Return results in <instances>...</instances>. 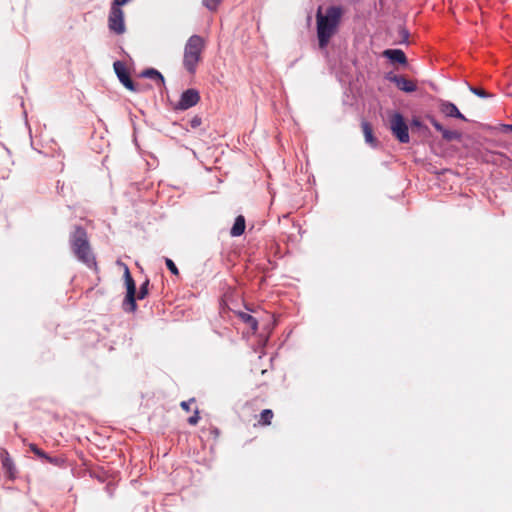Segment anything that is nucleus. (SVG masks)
<instances>
[{
	"label": "nucleus",
	"instance_id": "4468645a",
	"mask_svg": "<svg viewBox=\"0 0 512 512\" xmlns=\"http://www.w3.org/2000/svg\"><path fill=\"white\" fill-rule=\"evenodd\" d=\"M141 76L145 77V78L152 79V80H156V81L160 82V84H162V85L165 83V79H164L163 75L158 70H156L154 68H148V69L144 70L141 73Z\"/></svg>",
	"mask_w": 512,
	"mask_h": 512
},
{
	"label": "nucleus",
	"instance_id": "a878e982",
	"mask_svg": "<svg viewBox=\"0 0 512 512\" xmlns=\"http://www.w3.org/2000/svg\"><path fill=\"white\" fill-rule=\"evenodd\" d=\"M199 419H200L199 410L196 409L194 411V414L192 416H190L187 421L190 425H196L198 423Z\"/></svg>",
	"mask_w": 512,
	"mask_h": 512
},
{
	"label": "nucleus",
	"instance_id": "2f4dec72",
	"mask_svg": "<svg viewBox=\"0 0 512 512\" xmlns=\"http://www.w3.org/2000/svg\"><path fill=\"white\" fill-rule=\"evenodd\" d=\"M506 130L512 131V124H508L504 126Z\"/></svg>",
	"mask_w": 512,
	"mask_h": 512
},
{
	"label": "nucleus",
	"instance_id": "393cba45",
	"mask_svg": "<svg viewBox=\"0 0 512 512\" xmlns=\"http://www.w3.org/2000/svg\"><path fill=\"white\" fill-rule=\"evenodd\" d=\"M428 120L432 124V126L442 134V132L445 130V127L440 122H438L433 116H429Z\"/></svg>",
	"mask_w": 512,
	"mask_h": 512
},
{
	"label": "nucleus",
	"instance_id": "cd10ccee",
	"mask_svg": "<svg viewBox=\"0 0 512 512\" xmlns=\"http://www.w3.org/2000/svg\"><path fill=\"white\" fill-rule=\"evenodd\" d=\"M202 123V119L201 117L199 116H194L191 120H190V126L191 128L195 129V128H198Z\"/></svg>",
	"mask_w": 512,
	"mask_h": 512
},
{
	"label": "nucleus",
	"instance_id": "20e7f679",
	"mask_svg": "<svg viewBox=\"0 0 512 512\" xmlns=\"http://www.w3.org/2000/svg\"><path fill=\"white\" fill-rule=\"evenodd\" d=\"M390 129L393 135L400 143H408L409 142V132L408 126L404 120V117L401 113L396 112L392 115L390 120Z\"/></svg>",
	"mask_w": 512,
	"mask_h": 512
},
{
	"label": "nucleus",
	"instance_id": "c85d7f7f",
	"mask_svg": "<svg viewBox=\"0 0 512 512\" xmlns=\"http://www.w3.org/2000/svg\"><path fill=\"white\" fill-rule=\"evenodd\" d=\"M194 401H195V399H194V398H191V399H190V400H188V401H182V402H181V404H180V406H181V408H182L183 410H185V411L189 412V411H190V404H191L192 402H194Z\"/></svg>",
	"mask_w": 512,
	"mask_h": 512
},
{
	"label": "nucleus",
	"instance_id": "bb28decb",
	"mask_svg": "<svg viewBox=\"0 0 512 512\" xmlns=\"http://www.w3.org/2000/svg\"><path fill=\"white\" fill-rule=\"evenodd\" d=\"M400 35H401L400 43L401 44H407L408 43V38H409L408 30H406L405 28H402L400 30Z\"/></svg>",
	"mask_w": 512,
	"mask_h": 512
},
{
	"label": "nucleus",
	"instance_id": "6e6552de",
	"mask_svg": "<svg viewBox=\"0 0 512 512\" xmlns=\"http://www.w3.org/2000/svg\"><path fill=\"white\" fill-rule=\"evenodd\" d=\"M386 79L388 81L394 83L399 90L406 92V93H412V92L416 91V89H417V86L413 81L406 79L402 75L388 73L386 75Z\"/></svg>",
	"mask_w": 512,
	"mask_h": 512
},
{
	"label": "nucleus",
	"instance_id": "b1692460",
	"mask_svg": "<svg viewBox=\"0 0 512 512\" xmlns=\"http://www.w3.org/2000/svg\"><path fill=\"white\" fill-rule=\"evenodd\" d=\"M148 285H149L148 280H146L144 283L141 284L139 293L137 296L138 299H143L148 294Z\"/></svg>",
	"mask_w": 512,
	"mask_h": 512
},
{
	"label": "nucleus",
	"instance_id": "5701e85b",
	"mask_svg": "<svg viewBox=\"0 0 512 512\" xmlns=\"http://www.w3.org/2000/svg\"><path fill=\"white\" fill-rule=\"evenodd\" d=\"M165 264L172 274H174V275L179 274L177 266L170 258H165Z\"/></svg>",
	"mask_w": 512,
	"mask_h": 512
},
{
	"label": "nucleus",
	"instance_id": "dca6fc26",
	"mask_svg": "<svg viewBox=\"0 0 512 512\" xmlns=\"http://www.w3.org/2000/svg\"><path fill=\"white\" fill-rule=\"evenodd\" d=\"M238 316L244 323L249 325L253 331H256L258 329L257 319L251 316L250 314L245 312H239Z\"/></svg>",
	"mask_w": 512,
	"mask_h": 512
},
{
	"label": "nucleus",
	"instance_id": "f03ea898",
	"mask_svg": "<svg viewBox=\"0 0 512 512\" xmlns=\"http://www.w3.org/2000/svg\"><path fill=\"white\" fill-rule=\"evenodd\" d=\"M69 243L77 260L88 268H96L97 263L92 253L86 230L81 226H75L70 235Z\"/></svg>",
	"mask_w": 512,
	"mask_h": 512
},
{
	"label": "nucleus",
	"instance_id": "c756f323",
	"mask_svg": "<svg viewBox=\"0 0 512 512\" xmlns=\"http://www.w3.org/2000/svg\"><path fill=\"white\" fill-rule=\"evenodd\" d=\"M130 0H113L112 6L121 7L122 5H125Z\"/></svg>",
	"mask_w": 512,
	"mask_h": 512
},
{
	"label": "nucleus",
	"instance_id": "f257e3e1",
	"mask_svg": "<svg viewBox=\"0 0 512 512\" xmlns=\"http://www.w3.org/2000/svg\"><path fill=\"white\" fill-rule=\"evenodd\" d=\"M340 18V7L330 6L327 8L325 14H322L321 8L318 9L316 14L317 37L321 49L327 47L330 38L336 33Z\"/></svg>",
	"mask_w": 512,
	"mask_h": 512
},
{
	"label": "nucleus",
	"instance_id": "412c9836",
	"mask_svg": "<svg viewBox=\"0 0 512 512\" xmlns=\"http://www.w3.org/2000/svg\"><path fill=\"white\" fill-rule=\"evenodd\" d=\"M122 265L124 267V280H125L126 287L136 286L135 281L130 274L129 268L125 264H122Z\"/></svg>",
	"mask_w": 512,
	"mask_h": 512
},
{
	"label": "nucleus",
	"instance_id": "aec40b11",
	"mask_svg": "<svg viewBox=\"0 0 512 512\" xmlns=\"http://www.w3.org/2000/svg\"><path fill=\"white\" fill-rule=\"evenodd\" d=\"M468 86V90L473 93L474 95L480 97V98H491L492 97V94L490 93H487L485 90H483L482 88H478V87H474V86H471L469 84H467Z\"/></svg>",
	"mask_w": 512,
	"mask_h": 512
},
{
	"label": "nucleus",
	"instance_id": "0eeeda50",
	"mask_svg": "<svg viewBox=\"0 0 512 512\" xmlns=\"http://www.w3.org/2000/svg\"><path fill=\"white\" fill-rule=\"evenodd\" d=\"M200 100V96L197 90L195 89H187L185 90L181 96L179 101L177 102L175 108L177 110H187L193 106H195Z\"/></svg>",
	"mask_w": 512,
	"mask_h": 512
},
{
	"label": "nucleus",
	"instance_id": "1a4fd4ad",
	"mask_svg": "<svg viewBox=\"0 0 512 512\" xmlns=\"http://www.w3.org/2000/svg\"><path fill=\"white\" fill-rule=\"evenodd\" d=\"M438 109L445 117L467 121V118L459 111L457 106L450 101L443 99L438 100Z\"/></svg>",
	"mask_w": 512,
	"mask_h": 512
},
{
	"label": "nucleus",
	"instance_id": "a211bd4d",
	"mask_svg": "<svg viewBox=\"0 0 512 512\" xmlns=\"http://www.w3.org/2000/svg\"><path fill=\"white\" fill-rule=\"evenodd\" d=\"M1 460H2V465L3 467L9 471L10 473H12L15 469L14 467V464H13V461L12 459L10 458L9 454L7 451H3L1 453Z\"/></svg>",
	"mask_w": 512,
	"mask_h": 512
},
{
	"label": "nucleus",
	"instance_id": "2eb2a0df",
	"mask_svg": "<svg viewBox=\"0 0 512 512\" xmlns=\"http://www.w3.org/2000/svg\"><path fill=\"white\" fill-rule=\"evenodd\" d=\"M29 447L31 451L34 452L38 457L46 460L49 463L58 464L59 460L57 458L49 456L43 450L39 449L35 444H30Z\"/></svg>",
	"mask_w": 512,
	"mask_h": 512
},
{
	"label": "nucleus",
	"instance_id": "7ed1b4c3",
	"mask_svg": "<svg viewBox=\"0 0 512 512\" xmlns=\"http://www.w3.org/2000/svg\"><path fill=\"white\" fill-rule=\"evenodd\" d=\"M204 46V39L200 35L194 34L187 40L184 47L183 66L189 73H195Z\"/></svg>",
	"mask_w": 512,
	"mask_h": 512
},
{
	"label": "nucleus",
	"instance_id": "4be33fe9",
	"mask_svg": "<svg viewBox=\"0 0 512 512\" xmlns=\"http://www.w3.org/2000/svg\"><path fill=\"white\" fill-rule=\"evenodd\" d=\"M222 0H203V5L210 11H215Z\"/></svg>",
	"mask_w": 512,
	"mask_h": 512
},
{
	"label": "nucleus",
	"instance_id": "423d86ee",
	"mask_svg": "<svg viewBox=\"0 0 512 512\" xmlns=\"http://www.w3.org/2000/svg\"><path fill=\"white\" fill-rule=\"evenodd\" d=\"M113 69L118 80L126 89L132 92L137 91L134 82L130 78L129 72L127 71L126 66L122 61H115L113 63Z\"/></svg>",
	"mask_w": 512,
	"mask_h": 512
},
{
	"label": "nucleus",
	"instance_id": "ddd939ff",
	"mask_svg": "<svg viewBox=\"0 0 512 512\" xmlns=\"http://www.w3.org/2000/svg\"><path fill=\"white\" fill-rule=\"evenodd\" d=\"M362 130L366 143L375 147L377 145V139L373 136V130L371 125L366 121L362 122Z\"/></svg>",
	"mask_w": 512,
	"mask_h": 512
},
{
	"label": "nucleus",
	"instance_id": "f3484780",
	"mask_svg": "<svg viewBox=\"0 0 512 512\" xmlns=\"http://www.w3.org/2000/svg\"><path fill=\"white\" fill-rule=\"evenodd\" d=\"M442 138L448 142L459 141L462 138V134L458 131L446 129L442 132Z\"/></svg>",
	"mask_w": 512,
	"mask_h": 512
},
{
	"label": "nucleus",
	"instance_id": "7c9ffc66",
	"mask_svg": "<svg viewBox=\"0 0 512 512\" xmlns=\"http://www.w3.org/2000/svg\"><path fill=\"white\" fill-rule=\"evenodd\" d=\"M411 125L419 127V128H421L423 126L422 122L420 120H418V119H413L412 122H411Z\"/></svg>",
	"mask_w": 512,
	"mask_h": 512
},
{
	"label": "nucleus",
	"instance_id": "9d476101",
	"mask_svg": "<svg viewBox=\"0 0 512 512\" xmlns=\"http://www.w3.org/2000/svg\"><path fill=\"white\" fill-rule=\"evenodd\" d=\"M383 55L393 62L402 65L407 63L406 55L401 49H387L383 52Z\"/></svg>",
	"mask_w": 512,
	"mask_h": 512
},
{
	"label": "nucleus",
	"instance_id": "9b49d317",
	"mask_svg": "<svg viewBox=\"0 0 512 512\" xmlns=\"http://www.w3.org/2000/svg\"><path fill=\"white\" fill-rule=\"evenodd\" d=\"M136 286L126 287V296L124 299V306H129V308H125L127 311L134 312L137 308L136 304Z\"/></svg>",
	"mask_w": 512,
	"mask_h": 512
},
{
	"label": "nucleus",
	"instance_id": "f8f14e48",
	"mask_svg": "<svg viewBox=\"0 0 512 512\" xmlns=\"http://www.w3.org/2000/svg\"><path fill=\"white\" fill-rule=\"evenodd\" d=\"M245 218L242 215L236 217L235 222L230 230L232 237L241 236L245 231Z\"/></svg>",
	"mask_w": 512,
	"mask_h": 512
},
{
	"label": "nucleus",
	"instance_id": "39448f33",
	"mask_svg": "<svg viewBox=\"0 0 512 512\" xmlns=\"http://www.w3.org/2000/svg\"><path fill=\"white\" fill-rule=\"evenodd\" d=\"M108 27L112 32L118 35L125 32L124 12L120 7L111 6L108 17Z\"/></svg>",
	"mask_w": 512,
	"mask_h": 512
},
{
	"label": "nucleus",
	"instance_id": "6ab92c4d",
	"mask_svg": "<svg viewBox=\"0 0 512 512\" xmlns=\"http://www.w3.org/2000/svg\"><path fill=\"white\" fill-rule=\"evenodd\" d=\"M273 418V412L271 409H264L260 413V420L259 423L262 425H269L271 423V420Z\"/></svg>",
	"mask_w": 512,
	"mask_h": 512
}]
</instances>
